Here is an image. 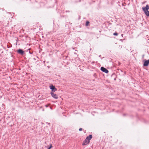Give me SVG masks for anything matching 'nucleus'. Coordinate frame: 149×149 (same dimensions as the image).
<instances>
[{"mask_svg":"<svg viewBox=\"0 0 149 149\" xmlns=\"http://www.w3.org/2000/svg\"><path fill=\"white\" fill-rule=\"evenodd\" d=\"M92 138V135L91 134L89 135L88 136H87L83 143L82 144V145L84 146L88 144L90 142V140Z\"/></svg>","mask_w":149,"mask_h":149,"instance_id":"obj_1","label":"nucleus"},{"mask_svg":"<svg viewBox=\"0 0 149 149\" xmlns=\"http://www.w3.org/2000/svg\"><path fill=\"white\" fill-rule=\"evenodd\" d=\"M142 9L146 15L148 17L149 16V11L148 10L149 9L148 5H146L145 7H143Z\"/></svg>","mask_w":149,"mask_h":149,"instance_id":"obj_2","label":"nucleus"},{"mask_svg":"<svg viewBox=\"0 0 149 149\" xmlns=\"http://www.w3.org/2000/svg\"><path fill=\"white\" fill-rule=\"evenodd\" d=\"M100 70L103 72L106 73H108L109 72V71L107 69L103 67H101L100 68Z\"/></svg>","mask_w":149,"mask_h":149,"instance_id":"obj_3","label":"nucleus"},{"mask_svg":"<svg viewBox=\"0 0 149 149\" xmlns=\"http://www.w3.org/2000/svg\"><path fill=\"white\" fill-rule=\"evenodd\" d=\"M50 89L52 90V92H54L57 90V89L55 88L54 86L53 85H52L50 86Z\"/></svg>","mask_w":149,"mask_h":149,"instance_id":"obj_4","label":"nucleus"},{"mask_svg":"<svg viewBox=\"0 0 149 149\" xmlns=\"http://www.w3.org/2000/svg\"><path fill=\"white\" fill-rule=\"evenodd\" d=\"M144 63L143 65L145 66H147L149 64V59L148 60H144Z\"/></svg>","mask_w":149,"mask_h":149,"instance_id":"obj_5","label":"nucleus"},{"mask_svg":"<svg viewBox=\"0 0 149 149\" xmlns=\"http://www.w3.org/2000/svg\"><path fill=\"white\" fill-rule=\"evenodd\" d=\"M50 94L54 98L56 99H57L58 98V95H57L54 94L53 92H51Z\"/></svg>","mask_w":149,"mask_h":149,"instance_id":"obj_6","label":"nucleus"},{"mask_svg":"<svg viewBox=\"0 0 149 149\" xmlns=\"http://www.w3.org/2000/svg\"><path fill=\"white\" fill-rule=\"evenodd\" d=\"M17 52L21 55H23L24 53V52L21 49H18L17 50Z\"/></svg>","mask_w":149,"mask_h":149,"instance_id":"obj_7","label":"nucleus"},{"mask_svg":"<svg viewBox=\"0 0 149 149\" xmlns=\"http://www.w3.org/2000/svg\"><path fill=\"white\" fill-rule=\"evenodd\" d=\"M89 22L88 21H87L86 22L85 25L86 26H88V24L89 23Z\"/></svg>","mask_w":149,"mask_h":149,"instance_id":"obj_8","label":"nucleus"},{"mask_svg":"<svg viewBox=\"0 0 149 149\" xmlns=\"http://www.w3.org/2000/svg\"><path fill=\"white\" fill-rule=\"evenodd\" d=\"M118 33L117 32H115L113 33V35L114 36H117L118 35Z\"/></svg>","mask_w":149,"mask_h":149,"instance_id":"obj_9","label":"nucleus"},{"mask_svg":"<svg viewBox=\"0 0 149 149\" xmlns=\"http://www.w3.org/2000/svg\"><path fill=\"white\" fill-rule=\"evenodd\" d=\"M52 147V145L51 144H50V146L48 148L49 149H50Z\"/></svg>","mask_w":149,"mask_h":149,"instance_id":"obj_10","label":"nucleus"},{"mask_svg":"<svg viewBox=\"0 0 149 149\" xmlns=\"http://www.w3.org/2000/svg\"><path fill=\"white\" fill-rule=\"evenodd\" d=\"M16 45H17V42L18 40V38H17V39H16Z\"/></svg>","mask_w":149,"mask_h":149,"instance_id":"obj_11","label":"nucleus"},{"mask_svg":"<svg viewBox=\"0 0 149 149\" xmlns=\"http://www.w3.org/2000/svg\"><path fill=\"white\" fill-rule=\"evenodd\" d=\"M82 130V129L81 128H80L79 129V130L80 131H81Z\"/></svg>","mask_w":149,"mask_h":149,"instance_id":"obj_12","label":"nucleus"},{"mask_svg":"<svg viewBox=\"0 0 149 149\" xmlns=\"http://www.w3.org/2000/svg\"><path fill=\"white\" fill-rule=\"evenodd\" d=\"M29 53H30V54H32V53H31V52H29Z\"/></svg>","mask_w":149,"mask_h":149,"instance_id":"obj_13","label":"nucleus"},{"mask_svg":"<svg viewBox=\"0 0 149 149\" xmlns=\"http://www.w3.org/2000/svg\"><path fill=\"white\" fill-rule=\"evenodd\" d=\"M101 56V55H100L99 56L100 57Z\"/></svg>","mask_w":149,"mask_h":149,"instance_id":"obj_14","label":"nucleus"},{"mask_svg":"<svg viewBox=\"0 0 149 149\" xmlns=\"http://www.w3.org/2000/svg\"><path fill=\"white\" fill-rule=\"evenodd\" d=\"M47 149H48V148Z\"/></svg>","mask_w":149,"mask_h":149,"instance_id":"obj_15","label":"nucleus"}]
</instances>
